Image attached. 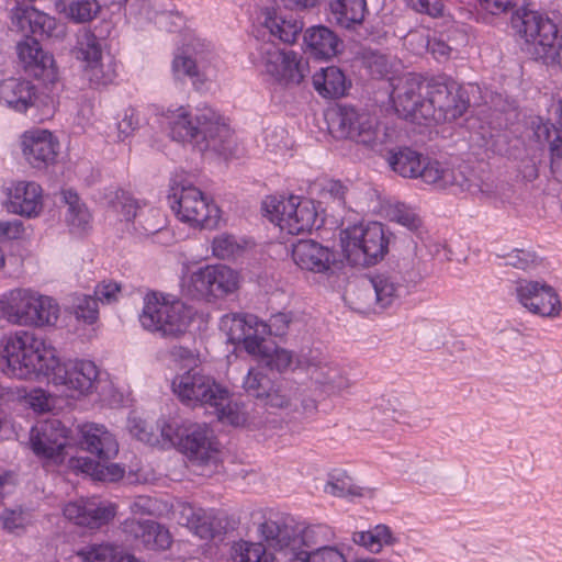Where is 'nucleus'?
<instances>
[{"label": "nucleus", "instance_id": "obj_63", "mask_svg": "<svg viewBox=\"0 0 562 562\" xmlns=\"http://www.w3.org/2000/svg\"><path fill=\"white\" fill-rule=\"evenodd\" d=\"M392 218L409 229H415L419 225V218L416 216V214L406 209L404 205L396 206L393 210Z\"/></svg>", "mask_w": 562, "mask_h": 562}, {"label": "nucleus", "instance_id": "obj_3", "mask_svg": "<svg viewBox=\"0 0 562 562\" xmlns=\"http://www.w3.org/2000/svg\"><path fill=\"white\" fill-rule=\"evenodd\" d=\"M289 324L290 319L284 313L272 315L269 323L252 314H226L221 317L220 329L235 349L241 346L245 351H288L272 338L284 336Z\"/></svg>", "mask_w": 562, "mask_h": 562}, {"label": "nucleus", "instance_id": "obj_13", "mask_svg": "<svg viewBox=\"0 0 562 562\" xmlns=\"http://www.w3.org/2000/svg\"><path fill=\"white\" fill-rule=\"evenodd\" d=\"M168 202L179 221L192 227L213 228L220 221V209L196 187L175 183Z\"/></svg>", "mask_w": 562, "mask_h": 562}, {"label": "nucleus", "instance_id": "obj_15", "mask_svg": "<svg viewBox=\"0 0 562 562\" xmlns=\"http://www.w3.org/2000/svg\"><path fill=\"white\" fill-rule=\"evenodd\" d=\"M104 41L90 30H82L76 36L72 53L82 64V70L94 87L108 86L117 77L116 61L104 55Z\"/></svg>", "mask_w": 562, "mask_h": 562}, {"label": "nucleus", "instance_id": "obj_29", "mask_svg": "<svg viewBox=\"0 0 562 562\" xmlns=\"http://www.w3.org/2000/svg\"><path fill=\"white\" fill-rule=\"evenodd\" d=\"M24 71L36 79L53 82L57 77L53 55L44 52L36 38H26L16 46Z\"/></svg>", "mask_w": 562, "mask_h": 562}, {"label": "nucleus", "instance_id": "obj_47", "mask_svg": "<svg viewBox=\"0 0 562 562\" xmlns=\"http://www.w3.org/2000/svg\"><path fill=\"white\" fill-rule=\"evenodd\" d=\"M220 405H212L220 422L232 426H243L246 424L247 416L244 407L229 400V392Z\"/></svg>", "mask_w": 562, "mask_h": 562}, {"label": "nucleus", "instance_id": "obj_26", "mask_svg": "<svg viewBox=\"0 0 562 562\" xmlns=\"http://www.w3.org/2000/svg\"><path fill=\"white\" fill-rule=\"evenodd\" d=\"M425 83L416 75L409 74L393 89L391 99L395 112L400 117L424 123L422 117V105L425 101Z\"/></svg>", "mask_w": 562, "mask_h": 562}, {"label": "nucleus", "instance_id": "obj_62", "mask_svg": "<svg viewBox=\"0 0 562 562\" xmlns=\"http://www.w3.org/2000/svg\"><path fill=\"white\" fill-rule=\"evenodd\" d=\"M94 115V102L87 95H81L77 102L76 117L79 125H86L90 123Z\"/></svg>", "mask_w": 562, "mask_h": 562}, {"label": "nucleus", "instance_id": "obj_64", "mask_svg": "<svg viewBox=\"0 0 562 562\" xmlns=\"http://www.w3.org/2000/svg\"><path fill=\"white\" fill-rule=\"evenodd\" d=\"M325 492L336 497H345L347 495H361L356 487L339 479L328 482L325 486Z\"/></svg>", "mask_w": 562, "mask_h": 562}, {"label": "nucleus", "instance_id": "obj_43", "mask_svg": "<svg viewBox=\"0 0 562 562\" xmlns=\"http://www.w3.org/2000/svg\"><path fill=\"white\" fill-rule=\"evenodd\" d=\"M234 562H273L271 553L260 542L240 540L232 547Z\"/></svg>", "mask_w": 562, "mask_h": 562}, {"label": "nucleus", "instance_id": "obj_27", "mask_svg": "<svg viewBox=\"0 0 562 562\" xmlns=\"http://www.w3.org/2000/svg\"><path fill=\"white\" fill-rule=\"evenodd\" d=\"M125 537L136 547L146 550H167L172 543V537L167 528L154 520L125 519L122 525Z\"/></svg>", "mask_w": 562, "mask_h": 562}, {"label": "nucleus", "instance_id": "obj_55", "mask_svg": "<svg viewBox=\"0 0 562 562\" xmlns=\"http://www.w3.org/2000/svg\"><path fill=\"white\" fill-rule=\"evenodd\" d=\"M212 514L200 507L196 510L194 518L192 519V524H189L187 527L193 531L201 539H209L213 537V522H212Z\"/></svg>", "mask_w": 562, "mask_h": 562}, {"label": "nucleus", "instance_id": "obj_46", "mask_svg": "<svg viewBox=\"0 0 562 562\" xmlns=\"http://www.w3.org/2000/svg\"><path fill=\"white\" fill-rule=\"evenodd\" d=\"M535 133L539 139L548 143L550 164L562 161V131L553 124L541 123Z\"/></svg>", "mask_w": 562, "mask_h": 562}, {"label": "nucleus", "instance_id": "obj_53", "mask_svg": "<svg viewBox=\"0 0 562 562\" xmlns=\"http://www.w3.org/2000/svg\"><path fill=\"white\" fill-rule=\"evenodd\" d=\"M138 126L137 111L132 106L123 109L116 116L117 139L125 140L134 134Z\"/></svg>", "mask_w": 562, "mask_h": 562}, {"label": "nucleus", "instance_id": "obj_9", "mask_svg": "<svg viewBox=\"0 0 562 562\" xmlns=\"http://www.w3.org/2000/svg\"><path fill=\"white\" fill-rule=\"evenodd\" d=\"M2 310L5 318L19 326H53L59 316V305L53 297L30 289L12 290Z\"/></svg>", "mask_w": 562, "mask_h": 562}, {"label": "nucleus", "instance_id": "obj_42", "mask_svg": "<svg viewBox=\"0 0 562 562\" xmlns=\"http://www.w3.org/2000/svg\"><path fill=\"white\" fill-rule=\"evenodd\" d=\"M351 540L355 544L372 553H379L383 547L392 546L396 542V538L386 525H376L367 531H355Z\"/></svg>", "mask_w": 562, "mask_h": 562}, {"label": "nucleus", "instance_id": "obj_51", "mask_svg": "<svg viewBox=\"0 0 562 562\" xmlns=\"http://www.w3.org/2000/svg\"><path fill=\"white\" fill-rule=\"evenodd\" d=\"M289 562H347L342 548L334 544L328 548L311 550L310 554L290 558Z\"/></svg>", "mask_w": 562, "mask_h": 562}, {"label": "nucleus", "instance_id": "obj_16", "mask_svg": "<svg viewBox=\"0 0 562 562\" xmlns=\"http://www.w3.org/2000/svg\"><path fill=\"white\" fill-rule=\"evenodd\" d=\"M254 63L282 86L300 85L308 71V63L294 50L280 49L274 43H261L252 54Z\"/></svg>", "mask_w": 562, "mask_h": 562}, {"label": "nucleus", "instance_id": "obj_24", "mask_svg": "<svg viewBox=\"0 0 562 562\" xmlns=\"http://www.w3.org/2000/svg\"><path fill=\"white\" fill-rule=\"evenodd\" d=\"M21 149L25 161L34 169L46 170L56 161L59 142L47 130H30L21 136Z\"/></svg>", "mask_w": 562, "mask_h": 562}, {"label": "nucleus", "instance_id": "obj_33", "mask_svg": "<svg viewBox=\"0 0 562 562\" xmlns=\"http://www.w3.org/2000/svg\"><path fill=\"white\" fill-rule=\"evenodd\" d=\"M35 86L23 79L8 78L0 82V103L18 113L37 106Z\"/></svg>", "mask_w": 562, "mask_h": 562}, {"label": "nucleus", "instance_id": "obj_56", "mask_svg": "<svg viewBox=\"0 0 562 562\" xmlns=\"http://www.w3.org/2000/svg\"><path fill=\"white\" fill-rule=\"evenodd\" d=\"M526 4V0H480V5L488 13L496 15L510 12L512 15L521 10Z\"/></svg>", "mask_w": 562, "mask_h": 562}, {"label": "nucleus", "instance_id": "obj_32", "mask_svg": "<svg viewBox=\"0 0 562 562\" xmlns=\"http://www.w3.org/2000/svg\"><path fill=\"white\" fill-rule=\"evenodd\" d=\"M310 370L314 392L322 400L342 396L348 394L352 387V381L338 368L312 366Z\"/></svg>", "mask_w": 562, "mask_h": 562}, {"label": "nucleus", "instance_id": "obj_41", "mask_svg": "<svg viewBox=\"0 0 562 562\" xmlns=\"http://www.w3.org/2000/svg\"><path fill=\"white\" fill-rule=\"evenodd\" d=\"M63 200L67 205L66 222L71 233L83 234L90 228L91 214L76 191H63Z\"/></svg>", "mask_w": 562, "mask_h": 562}, {"label": "nucleus", "instance_id": "obj_59", "mask_svg": "<svg viewBox=\"0 0 562 562\" xmlns=\"http://www.w3.org/2000/svg\"><path fill=\"white\" fill-rule=\"evenodd\" d=\"M537 260L535 252L524 249H515L505 258V265L526 270Z\"/></svg>", "mask_w": 562, "mask_h": 562}, {"label": "nucleus", "instance_id": "obj_5", "mask_svg": "<svg viewBox=\"0 0 562 562\" xmlns=\"http://www.w3.org/2000/svg\"><path fill=\"white\" fill-rule=\"evenodd\" d=\"M386 161L391 169L403 178H420L425 183L438 189H456L465 191L470 189V180L460 170L440 162L419 151L397 146L387 151Z\"/></svg>", "mask_w": 562, "mask_h": 562}, {"label": "nucleus", "instance_id": "obj_1", "mask_svg": "<svg viewBox=\"0 0 562 562\" xmlns=\"http://www.w3.org/2000/svg\"><path fill=\"white\" fill-rule=\"evenodd\" d=\"M256 356V366L249 368L243 382L245 392L252 397L256 403L267 409H285L294 405L296 397L300 400V407L304 415L312 416L318 411V400L321 398L314 392V386L310 390L299 392L290 382H272L263 372V369L270 371L285 372L299 367L303 353H254Z\"/></svg>", "mask_w": 562, "mask_h": 562}, {"label": "nucleus", "instance_id": "obj_31", "mask_svg": "<svg viewBox=\"0 0 562 562\" xmlns=\"http://www.w3.org/2000/svg\"><path fill=\"white\" fill-rule=\"evenodd\" d=\"M81 447L95 456L100 462H108L119 453V442L104 425L87 423L80 427Z\"/></svg>", "mask_w": 562, "mask_h": 562}, {"label": "nucleus", "instance_id": "obj_30", "mask_svg": "<svg viewBox=\"0 0 562 562\" xmlns=\"http://www.w3.org/2000/svg\"><path fill=\"white\" fill-rule=\"evenodd\" d=\"M105 200L108 205L114 212L122 214L125 221H137L138 226L145 233H155L160 229L159 223H153L149 217H145L146 214L155 217L158 211L147 207L146 204L140 205L138 201L124 190H111L106 193Z\"/></svg>", "mask_w": 562, "mask_h": 562}, {"label": "nucleus", "instance_id": "obj_35", "mask_svg": "<svg viewBox=\"0 0 562 562\" xmlns=\"http://www.w3.org/2000/svg\"><path fill=\"white\" fill-rule=\"evenodd\" d=\"M214 58V54L207 50L206 54L195 53L194 57L188 55H176L171 69L175 79L182 80L190 78L192 83H203L210 75V63Z\"/></svg>", "mask_w": 562, "mask_h": 562}, {"label": "nucleus", "instance_id": "obj_23", "mask_svg": "<svg viewBox=\"0 0 562 562\" xmlns=\"http://www.w3.org/2000/svg\"><path fill=\"white\" fill-rule=\"evenodd\" d=\"M56 353H3L0 369L8 376L16 379H41L49 381Z\"/></svg>", "mask_w": 562, "mask_h": 562}, {"label": "nucleus", "instance_id": "obj_6", "mask_svg": "<svg viewBox=\"0 0 562 562\" xmlns=\"http://www.w3.org/2000/svg\"><path fill=\"white\" fill-rule=\"evenodd\" d=\"M164 442L179 447L196 467L210 468V473L218 467V445L213 430L205 423L186 420L164 422L160 426Z\"/></svg>", "mask_w": 562, "mask_h": 562}, {"label": "nucleus", "instance_id": "obj_38", "mask_svg": "<svg viewBox=\"0 0 562 562\" xmlns=\"http://www.w3.org/2000/svg\"><path fill=\"white\" fill-rule=\"evenodd\" d=\"M370 283L375 295V305L387 308L403 294L406 293V285L400 272H380L370 278Z\"/></svg>", "mask_w": 562, "mask_h": 562}, {"label": "nucleus", "instance_id": "obj_22", "mask_svg": "<svg viewBox=\"0 0 562 562\" xmlns=\"http://www.w3.org/2000/svg\"><path fill=\"white\" fill-rule=\"evenodd\" d=\"M292 259L305 271L330 276L340 269L337 252L313 239H300L292 246Z\"/></svg>", "mask_w": 562, "mask_h": 562}, {"label": "nucleus", "instance_id": "obj_49", "mask_svg": "<svg viewBox=\"0 0 562 562\" xmlns=\"http://www.w3.org/2000/svg\"><path fill=\"white\" fill-rule=\"evenodd\" d=\"M82 562H115L116 547L110 543L87 546L76 552Z\"/></svg>", "mask_w": 562, "mask_h": 562}, {"label": "nucleus", "instance_id": "obj_61", "mask_svg": "<svg viewBox=\"0 0 562 562\" xmlns=\"http://www.w3.org/2000/svg\"><path fill=\"white\" fill-rule=\"evenodd\" d=\"M126 11L138 19L151 20L156 16L151 0H128Z\"/></svg>", "mask_w": 562, "mask_h": 562}, {"label": "nucleus", "instance_id": "obj_58", "mask_svg": "<svg viewBox=\"0 0 562 562\" xmlns=\"http://www.w3.org/2000/svg\"><path fill=\"white\" fill-rule=\"evenodd\" d=\"M406 5L417 13L427 14L431 18H439L443 14V4L440 0H405Z\"/></svg>", "mask_w": 562, "mask_h": 562}, {"label": "nucleus", "instance_id": "obj_25", "mask_svg": "<svg viewBox=\"0 0 562 562\" xmlns=\"http://www.w3.org/2000/svg\"><path fill=\"white\" fill-rule=\"evenodd\" d=\"M115 514V505L94 497L69 502L63 508V515L68 521L89 529H99L106 525Z\"/></svg>", "mask_w": 562, "mask_h": 562}, {"label": "nucleus", "instance_id": "obj_21", "mask_svg": "<svg viewBox=\"0 0 562 562\" xmlns=\"http://www.w3.org/2000/svg\"><path fill=\"white\" fill-rule=\"evenodd\" d=\"M518 302L530 313L542 317H557L562 305L559 294L546 282L519 280L516 285Z\"/></svg>", "mask_w": 562, "mask_h": 562}, {"label": "nucleus", "instance_id": "obj_8", "mask_svg": "<svg viewBox=\"0 0 562 562\" xmlns=\"http://www.w3.org/2000/svg\"><path fill=\"white\" fill-rule=\"evenodd\" d=\"M143 310L138 316L142 327L161 336H178L191 323L192 308L180 300H169L167 295L149 292L143 299Z\"/></svg>", "mask_w": 562, "mask_h": 562}, {"label": "nucleus", "instance_id": "obj_4", "mask_svg": "<svg viewBox=\"0 0 562 562\" xmlns=\"http://www.w3.org/2000/svg\"><path fill=\"white\" fill-rule=\"evenodd\" d=\"M258 531L267 543L289 562L290 558L310 554L311 550L334 546L336 533L325 524L286 525L266 519Z\"/></svg>", "mask_w": 562, "mask_h": 562}, {"label": "nucleus", "instance_id": "obj_12", "mask_svg": "<svg viewBox=\"0 0 562 562\" xmlns=\"http://www.w3.org/2000/svg\"><path fill=\"white\" fill-rule=\"evenodd\" d=\"M469 105L467 91L456 82L431 81L425 85L422 117L424 124L454 121L465 113Z\"/></svg>", "mask_w": 562, "mask_h": 562}, {"label": "nucleus", "instance_id": "obj_20", "mask_svg": "<svg viewBox=\"0 0 562 562\" xmlns=\"http://www.w3.org/2000/svg\"><path fill=\"white\" fill-rule=\"evenodd\" d=\"M68 428L58 419L37 423L30 430L31 449L37 457L59 463L68 445Z\"/></svg>", "mask_w": 562, "mask_h": 562}, {"label": "nucleus", "instance_id": "obj_39", "mask_svg": "<svg viewBox=\"0 0 562 562\" xmlns=\"http://www.w3.org/2000/svg\"><path fill=\"white\" fill-rule=\"evenodd\" d=\"M329 11L336 25L353 30L369 12L367 0H329Z\"/></svg>", "mask_w": 562, "mask_h": 562}, {"label": "nucleus", "instance_id": "obj_48", "mask_svg": "<svg viewBox=\"0 0 562 562\" xmlns=\"http://www.w3.org/2000/svg\"><path fill=\"white\" fill-rule=\"evenodd\" d=\"M243 249L237 238L229 234H221L212 241V252L218 259H234L243 252Z\"/></svg>", "mask_w": 562, "mask_h": 562}, {"label": "nucleus", "instance_id": "obj_2", "mask_svg": "<svg viewBox=\"0 0 562 562\" xmlns=\"http://www.w3.org/2000/svg\"><path fill=\"white\" fill-rule=\"evenodd\" d=\"M161 125L166 126L173 140L192 143L201 151L224 150L231 136L229 127L210 106L196 108L194 114L183 105L168 109L162 113Z\"/></svg>", "mask_w": 562, "mask_h": 562}, {"label": "nucleus", "instance_id": "obj_28", "mask_svg": "<svg viewBox=\"0 0 562 562\" xmlns=\"http://www.w3.org/2000/svg\"><path fill=\"white\" fill-rule=\"evenodd\" d=\"M11 22L20 31L29 30L32 38L57 37L63 33L56 19L27 3H18L11 9Z\"/></svg>", "mask_w": 562, "mask_h": 562}, {"label": "nucleus", "instance_id": "obj_11", "mask_svg": "<svg viewBox=\"0 0 562 562\" xmlns=\"http://www.w3.org/2000/svg\"><path fill=\"white\" fill-rule=\"evenodd\" d=\"M261 209L265 216L290 235L310 232L317 220L314 202L297 195L267 196L262 201Z\"/></svg>", "mask_w": 562, "mask_h": 562}, {"label": "nucleus", "instance_id": "obj_45", "mask_svg": "<svg viewBox=\"0 0 562 562\" xmlns=\"http://www.w3.org/2000/svg\"><path fill=\"white\" fill-rule=\"evenodd\" d=\"M165 420H160L157 425V430L155 431L148 423L137 416H131L127 422V428L132 436H134L139 441L148 443L150 446L155 445H166L164 442V438L160 435V426Z\"/></svg>", "mask_w": 562, "mask_h": 562}, {"label": "nucleus", "instance_id": "obj_57", "mask_svg": "<svg viewBox=\"0 0 562 562\" xmlns=\"http://www.w3.org/2000/svg\"><path fill=\"white\" fill-rule=\"evenodd\" d=\"M161 502L155 497L139 495L130 504V510L135 515H161Z\"/></svg>", "mask_w": 562, "mask_h": 562}, {"label": "nucleus", "instance_id": "obj_14", "mask_svg": "<svg viewBox=\"0 0 562 562\" xmlns=\"http://www.w3.org/2000/svg\"><path fill=\"white\" fill-rule=\"evenodd\" d=\"M239 285V274L225 265H206L182 281L183 292L195 300L213 302L234 293Z\"/></svg>", "mask_w": 562, "mask_h": 562}, {"label": "nucleus", "instance_id": "obj_18", "mask_svg": "<svg viewBox=\"0 0 562 562\" xmlns=\"http://www.w3.org/2000/svg\"><path fill=\"white\" fill-rule=\"evenodd\" d=\"M98 376L99 370L94 362L66 360L56 353V364H53L49 381L65 386L71 392V397H79L93 392Z\"/></svg>", "mask_w": 562, "mask_h": 562}, {"label": "nucleus", "instance_id": "obj_19", "mask_svg": "<svg viewBox=\"0 0 562 562\" xmlns=\"http://www.w3.org/2000/svg\"><path fill=\"white\" fill-rule=\"evenodd\" d=\"M173 391L181 402L189 405H220L227 394V389L212 376L194 369L179 375L172 383Z\"/></svg>", "mask_w": 562, "mask_h": 562}, {"label": "nucleus", "instance_id": "obj_10", "mask_svg": "<svg viewBox=\"0 0 562 562\" xmlns=\"http://www.w3.org/2000/svg\"><path fill=\"white\" fill-rule=\"evenodd\" d=\"M341 248L352 266H370L387 252L389 238L383 224L371 222L366 226H351L341 231Z\"/></svg>", "mask_w": 562, "mask_h": 562}, {"label": "nucleus", "instance_id": "obj_37", "mask_svg": "<svg viewBox=\"0 0 562 562\" xmlns=\"http://www.w3.org/2000/svg\"><path fill=\"white\" fill-rule=\"evenodd\" d=\"M13 211L27 217L36 216L42 210V188L34 181H19L10 190Z\"/></svg>", "mask_w": 562, "mask_h": 562}, {"label": "nucleus", "instance_id": "obj_60", "mask_svg": "<svg viewBox=\"0 0 562 562\" xmlns=\"http://www.w3.org/2000/svg\"><path fill=\"white\" fill-rule=\"evenodd\" d=\"M121 292V285L113 281H102L94 289V299L97 301L111 304L117 300Z\"/></svg>", "mask_w": 562, "mask_h": 562}, {"label": "nucleus", "instance_id": "obj_52", "mask_svg": "<svg viewBox=\"0 0 562 562\" xmlns=\"http://www.w3.org/2000/svg\"><path fill=\"white\" fill-rule=\"evenodd\" d=\"M74 313L76 317L87 324H93L99 316L98 301L94 296L79 295L75 299Z\"/></svg>", "mask_w": 562, "mask_h": 562}, {"label": "nucleus", "instance_id": "obj_34", "mask_svg": "<svg viewBox=\"0 0 562 562\" xmlns=\"http://www.w3.org/2000/svg\"><path fill=\"white\" fill-rule=\"evenodd\" d=\"M306 53L319 60H328L338 55L342 42L338 35L325 25H316L307 29L303 36Z\"/></svg>", "mask_w": 562, "mask_h": 562}, {"label": "nucleus", "instance_id": "obj_44", "mask_svg": "<svg viewBox=\"0 0 562 562\" xmlns=\"http://www.w3.org/2000/svg\"><path fill=\"white\" fill-rule=\"evenodd\" d=\"M3 351H49L44 341L29 330H16L4 337Z\"/></svg>", "mask_w": 562, "mask_h": 562}, {"label": "nucleus", "instance_id": "obj_50", "mask_svg": "<svg viewBox=\"0 0 562 562\" xmlns=\"http://www.w3.org/2000/svg\"><path fill=\"white\" fill-rule=\"evenodd\" d=\"M68 14L77 23L91 21L102 9L94 0H66Z\"/></svg>", "mask_w": 562, "mask_h": 562}, {"label": "nucleus", "instance_id": "obj_36", "mask_svg": "<svg viewBox=\"0 0 562 562\" xmlns=\"http://www.w3.org/2000/svg\"><path fill=\"white\" fill-rule=\"evenodd\" d=\"M261 24L270 34L284 43L296 41L303 29V23L292 14L281 15L276 8L261 9Z\"/></svg>", "mask_w": 562, "mask_h": 562}, {"label": "nucleus", "instance_id": "obj_7", "mask_svg": "<svg viewBox=\"0 0 562 562\" xmlns=\"http://www.w3.org/2000/svg\"><path fill=\"white\" fill-rule=\"evenodd\" d=\"M510 25L536 59L553 60L559 56L562 37L557 24L546 14L529 10L525 4L512 15Z\"/></svg>", "mask_w": 562, "mask_h": 562}, {"label": "nucleus", "instance_id": "obj_17", "mask_svg": "<svg viewBox=\"0 0 562 562\" xmlns=\"http://www.w3.org/2000/svg\"><path fill=\"white\" fill-rule=\"evenodd\" d=\"M335 123L340 137L353 140L375 151H381V147L387 137L385 130L380 128L374 117L368 113H360L350 105L339 106Z\"/></svg>", "mask_w": 562, "mask_h": 562}, {"label": "nucleus", "instance_id": "obj_40", "mask_svg": "<svg viewBox=\"0 0 562 562\" xmlns=\"http://www.w3.org/2000/svg\"><path fill=\"white\" fill-rule=\"evenodd\" d=\"M313 86L323 98L337 99L345 95L350 88V81L340 68L328 66L314 74Z\"/></svg>", "mask_w": 562, "mask_h": 562}, {"label": "nucleus", "instance_id": "obj_54", "mask_svg": "<svg viewBox=\"0 0 562 562\" xmlns=\"http://www.w3.org/2000/svg\"><path fill=\"white\" fill-rule=\"evenodd\" d=\"M3 528L10 532L23 530L30 522L31 516L22 508L5 509L1 515Z\"/></svg>", "mask_w": 562, "mask_h": 562}]
</instances>
